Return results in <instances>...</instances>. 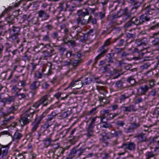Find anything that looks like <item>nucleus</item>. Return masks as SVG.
Instances as JSON below:
<instances>
[{
    "label": "nucleus",
    "instance_id": "obj_61",
    "mask_svg": "<svg viewBox=\"0 0 159 159\" xmlns=\"http://www.w3.org/2000/svg\"><path fill=\"white\" fill-rule=\"evenodd\" d=\"M139 121H138L137 122H134V123H130L131 125L130 126L134 129H137V128L139 127L140 125V124L139 123Z\"/></svg>",
    "mask_w": 159,
    "mask_h": 159
},
{
    "label": "nucleus",
    "instance_id": "obj_58",
    "mask_svg": "<svg viewBox=\"0 0 159 159\" xmlns=\"http://www.w3.org/2000/svg\"><path fill=\"white\" fill-rule=\"evenodd\" d=\"M155 154L153 152H148L146 153V159H150L152 157H154Z\"/></svg>",
    "mask_w": 159,
    "mask_h": 159
},
{
    "label": "nucleus",
    "instance_id": "obj_50",
    "mask_svg": "<svg viewBox=\"0 0 159 159\" xmlns=\"http://www.w3.org/2000/svg\"><path fill=\"white\" fill-rule=\"evenodd\" d=\"M52 139L50 138H47L43 140V143L44 145V147L47 148L50 145L51 142H52Z\"/></svg>",
    "mask_w": 159,
    "mask_h": 159
},
{
    "label": "nucleus",
    "instance_id": "obj_53",
    "mask_svg": "<svg viewBox=\"0 0 159 159\" xmlns=\"http://www.w3.org/2000/svg\"><path fill=\"white\" fill-rule=\"evenodd\" d=\"M148 82V87L150 89H152L156 85V81L154 79L149 80Z\"/></svg>",
    "mask_w": 159,
    "mask_h": 159
},
{
    "label": "nucleus",
    "instance_id": "obj_8",
    "mask_svg": "<svg viewBox=\"0 0 159 159\" xmlns=\"http://www.w3.org/2000/svg\"><path fill=\"white\" fill-rule=\"evenodd\" d=\"M83 85L82 81L81 79L74 81L71 82L69 85V86L65 90L69 88H71L72 87H74L75 88L77 89H80Z\"/></svg>",
    "mask_w": 159,
    "mask_h": 159
},
{
    "label": "nucleus",
    "instance_id": "obj_64",
    "mask_svg": "<svg viewBox=\"0 0 159 159\" xmlns=\"http://www.w3.org/2000/svg\"><path fill=\"white\" fill-rule=\"evenodd\" d=\"M42 7L43 9L47 8V10L48 11H50L51 8V6L46 2L42 3Z\"/></svg>",
    "mask_w": 159,
    "mask_h": 159
},
{
    "label": "nucleus",
    "instance_id": "obj_24",
    "mask_svg": "<svg viewBox=\"0 0 159 159\" xmlns=\"http://www.w3.org/2000/svg\"><path fill=\"white\" fill-rule=\"evenodd\" d=\"M40 85V82L38 81H34L31 83L30 89L31 90H35L38 88Z\"/></svg>",
    "mask_w": 159,
    "mask_h": 159
},
{
    "label": "nucleus",
    "instance_id": "obj_54",
    "mask_svg": "<svg viewBox=\"0 0 159 159\" xmlns=\"http://www.w3.org/2000/svg\"><path fill=\"white\" fill-rule=\"evenodd\" d=\"M25 67V66H20L14 65L13 66V70L19 72H21L23 70V68Z\"/></svg>",
    "mask_w": 159,
    "mask_h": 159
},
{
    "label": "nucleus",
    "instance_id": "obj_4",
    "mask_svg": "<svg viewBox=\"0 0 159 159\" xmlns=\"http://www.w3.org/2000/svg\"><path fill=\"white\" fill-rule=\"evenodd\" d=\"M79 145L73 148L70 151L69 154V156L71 157L78 158L85 151V148H80L79 149H77Z\"/></svg>",
    "mask_w": 159,
    "mask_h": 159
},
{
    "label": "nucleus",
    "instance_id": "obj_43",
    "mask_svg": "<svg viewBox=\"0 0 159 159\" xmlns=\"http://www.w3.org/2000/svg\"><path fill=\"white\" fill-rule=\"evenodd\" d=\"M2 113L4 118V120L3 121L4 124H6L7 122L9 121L14 118V116H10L9 118H6V117H7L8 115L10 114V113L5 114L3 112Z\"/></svg>",
    "mask_w": 159,
    "mask_h": 159
},
{
    "label": "nucleus",
    "instance_id": "obj_17",
    "mask_svg": "<svg viewBox=\"0 0 159 159\" xmlns=\"http://www.w3.org/2000/svg\"><path fill=\"white\" fill-rule=\"evenodd\" d=\"M6 44L8 45V46L7 47V48L5 50V53L6 55L4 56V57H12V54L13 50L12 49V46H10L8 43H6Z\"/></svg>",
    "mask_w": 159,
    "mask_h": 159
},
{
    "label": "nucleus",
    "instance_id": "obj_27",
    "mask_svg": "<svg viewBox=\"0 0 159 159\" xmlns=\"http://www.w3.org/2000/svg\"><path fill=\"white\" fill-rule=\"evenodd\" d=\"M46 155L47 157L49 158L50 159H56V155L55 151L53 149H50Z\"/></svg>",
    "mask_w": 159,
    "mask_h": 159
},
{
    "label": "nucleus",
    "instance_id": "obj_48",
    "mask_svg": "<svg viewBox=\"0 0 159 159\" xmlns=\"http://www.w3.org/2000/svg\"><path fill=\"white\" fill-rule=\"evenodd\" d=\"M122 74L120 70L114 69L112 75L114 76V78H116Z\"/></svg>",
    "mask_w": 159,
    "mask_h": 159
},
{
    "label": "nucleus",
    "instance_id": "obj_56",
    "mask_svg": "<svg viewBox=\"0 0 159 159\" xmlns=\"http://www.w3.org/2000/svg\"><path fill=\"white\" fill-rule=\"evenodd\" d=\"M81 61V60H70V65L75 67L77 66Z\"/></svg>",
    "mask_w": 159,
    "mask_h": 159
},
{
    "label": "nucleus",
    "instance_id": "obj_34",
    "mask_svg": "<svg viewBox=\"0 0 159 159\" xmlns=\"http://www.w3.org/2000/svg\"><path fill=\"white\" fill-rule=\"evenodd\" d=\"M115 87L119 89H121L125 88L126 87L124 85V83L121 80L117 81L115 85Z\"/></svg>",
    "mask_w": 159,
    "mask_h": 159
},
{
    "label": "nucleus",
    "instance_id": "obj_10",
    "mask_svg": "<svg viewBox=\"0 0 159 159\" xmlns=\"http://www.w3.org/2000/svg\"><path fill=\"white\" fill-rule=\"evenodd\" d=\"M150 15H152L149 14L146 11L144 14L140 15L139 16V19L141 22V24H143L144 23L150 20L152 18V17L150 16Z\"/></svg>",
    "mask_w": 159,
    "mask_h": 159
},
{
    "label": "nucleus",
    "instance_id": "obj_15",
    "mask_svg": "<svg viewBox=\"0 0 159 159\" xmlns=\"http://www.w3.org/2000/svg\"><path fill=\"white\" fill-rule=\"evenodd\" d=\"M31 121V120L30 118L26 117H23L20 115V118L19 120V121L20 123L21 126H23L27 125Z\"/></svg>",
    "mask_w": 159,
    "mask_h": 159
},
{
    "label": "nucleus",
    "instance_id": "obj_1",
    "mask_svg": "<svg viewBox=\"0 0 159 159\" xmlns=\"http://www.w3.org/2000/svg\"><path fill=\"white\" fill-rule=\"evenodd\" d=\"M147 4H149L145 7V10L149 14L155 16L159 13V8L157 7L154 0L149 1Z\"/></svg>",
    "mask_w": 159,
    "mask_h": 159
},
{
    "label": "nucleus",
    "instance_id": "obj_21",
    "mask_svg": "<svg viewBox=\"0 0 159 159\" xmlns=\"http://www.w3.org/2000/svg\"><path fill=\"white\" fill-rule=\"evenodd\" d=\"M9 40L15 44H18L20 41V39L19 37V35L14 34L9 37Z\"/></svg>",
    "mask_w": 159,
    "mask_h": 159
},
{
    "label": "nucleus",
    "instance_id": "obj_14",
    "mask_svg": "<svg viewBox=\"0 0 159 159\" xmlns=\"http://www.w3.org/2000/svg\"><path fill=\"white\" fill-rule=\"evenodd\" d=\"M149 89L148 85H144L140 86L139 89L137 90V92L140 95H142L145 94Z\"/></svg>",
    "mask_w": 159,
    "mask_h": 159
},
{
    "label": "nucleus",
    "instance_id": "obj_46",
    "mask_svg": "<svg viewBox=\"0 0 159 159\" xmlns=\"http://www.w3.org/2000/svg\"><path fill=\"white\" fill-rule=\"evenodd\" d=\"M13 9L12 6H10L6 9L0 15V19L2 18L6 13L9 12Z\"/></svg>",
    "mask_w": 159,
    "mask_h": 159
},
{
    "label": "nucleus",
    "instance_id": "obj_30",
    "mask_svg": "<svg viewBox=\"0 0 159 159\" xmlns=\"http://www.w3.org/2000/svg\"><path fill=\"white\" fill-rule=\"evenodd\" d=\"M21 46L17 49L13 50L12 54V57L13 56L15 55L19 54L20 52H22L23 50V47L22 46L23 45L21 44Z\"/></svg>",
    "mask_w": 159,
    "mask_h": 159
},
{
    "label": "nucleus",
    "instance_id": "obj_19",
    "mask_svg": "<svg viewBox=\"0 0 159 159\" xmlns=\"http://www.w3.org/2000/svg\"><path fill=\"white\" fill-rule=\"evenodd\" d=\"M92 77L91 75L84 76L80 78L82 81L83 85L89 84L92 81Z\"/></svg>",
    "mask_w": 159,
    "mask_h": 159
},
{
    "label": "nucleus",
    "instance_id": "obj_13",
    "mask_svg": "<svg viewBox=\"0 0 159 159\" xmlns=\"http://www.w3.org/2000/svg\"><path fill=\"white\" fill-rule=\"evenodd\" d=\"M16 16L12 15L8 16L6 18L5 24L10 26L11 25L15 23Z\"/></svg>",
    "mask_w": 159,
    "mask_h": 159
},
{
    "label": "nucleus",
    "instance_id": "obj_62",
    "mask_svg": "<svg viewBox=\"0 0 159 159\" xmlns=\"http://www.w3.org/2000/svg\"><path fill=\"white\" fill-rule=\"evenodd\" d=\"M151 114L152 117H157L159 115V111L158 110H153Z\"/></svg>",
    "mask_w": 159,
    "mask_h": 159
},
{
    "label": "nucleus",
    "instance_id": "obj_59",
    "mask_svg": "<svg viewBox=\"0 0 159 159\" xmlns=\"http://www.w3.org/2000/svg\"><path fill=\"white\" fill-rule=\"evenodd\" d=\"M51 21V20H50L48 22L46 23V25L44 27L45 28L48 30V31L52 30L53 27V25L52 24H49Z\"/></svg>",
    "mask_w": 159,
    "mask_h": 159
},
{
    "label": "nucleus",
    "instance_id": "obj_37",
    "mask_svg": "<svg viewBox=\"0 0 159 159\" xmlns=\"http://www.w3.org/2000/svg\"><path fill=\"white\" fill-rule=\"evenodd\" d=\"M152 143L155 146V149H159V137H157L154 138L152 140Z\"/></svg>",
    "mask_w": 159,
    "mask_h": 159
},
{
    "label": "nucleus",
    "instance_id": "obj_25",
    "mask_svg": "<svg viewBox=\"0 0 159 159\" xmlns=\"http://www.w3.org/2000/svg\"><path fill=\"white\" fill-rule=\"evenodd\" d=\"M121 15V14L120 13V11H119L117 12V14L110 15L109 17V19L111 20V21L115 23L116 21L115 19L120 17Z\"/></svg>",
    "mask_w": 159,
    "mask_h": 159
},
{
    "label": "nucleus",
    "instance_id": "obj_11",
    "mask_svg": "<svg viewBox=\"0 0 159 159\" xmlns=\"http://www.w3.org/2000/svg\"><path fill=\"white\" fill-rule=\"evenodd\" d=\"M108 51L109 48H106L102 45L100 47L97 51L98 52L99 54L97 56V58H99L104 57Z\"/></svg>",
    "mask_w": 159,
    "mask_h": 159
},
{
    "label": "nucleus",
    "instance_id": "obj_29",
    "mask_svg": "<svg viewBox=\"0 0 159 159\" xmlns=\"http://www.w3.org/2000/svg\"><path fill=\"white\" fill-rule=\"evenodd\" d=\"M63 94H61L60 92H58L54 95V96L58 100H65L68 96V95H66L65 97L63 95Z\"/></svg>",
    "mask_w": 159,
    "mask_h": 159
},
{
    "label": "nucleus",
    "instance_id": "obj_31",
    "mask_svg": "<svg viewBox=\"0 0 159 159\" xmlns=\"http://www.w3.org/2000/svg\"><path fill=\"white\" fill-rule=\"evenodd\" d=\"M130 20L134 26H138L140 25H142L140 20L138 18L136 17H132L130 19Z\"/></svg>",
    "mask_w": 159,
    "mask_h": 159
},
{
    "label": "nucleus",
    "instance_id": "obj_39",
    "mask_svg": "<svg viewBox=\"0 0 159 159\" xmlns=\"http://www.w3.org/2000/svg\"><path fill=\"white\" fill-rule=\"evenodd\" d=\"M8 151V148L7 146L2 147L0 149V155L2 153L3 157L6 156L7 154Z\"/></svg>",
    "mask_w": 159,
    "mask_h": 159
},
{
    "label": "nucleus",
    "instance_id": "obj_12",
    "mask_svg": "<svg viewBox=\"0 0 159 159\" xmlns=\"http://www.w3.org/2000/svg\"><path fill=\"white\" fill-rule=\"evenodd\" d=\"M50 11L46 10H40L38 12V16L39 18H43L45 20L48 19L50 17Z\"/></svg>",
    "mask_w": 159,
    "mask_h": 159
},
{
    "label": "nucleus",
    "instance_id": "obj_6",
    "mask_svg": "<svg viewBox=\"0 0 159 159\" xmlns=\"http://www.w3.org/2000/svg\"><path fill=\"white\" fill-rule=\"evenodd\" d=\"M48 101V96H44L38 101L35 103L33 105V107L35 108H38L39 107H41L42 108L43 107L46 106L47 105Z\"/></svg>",
    "mask_w": 159,
    "mask_h": 159
},
{
    "label": "nucleus",
    "instance_id": "obj_55",
    "mask_svg": "<svg viewBox=\"0 0 159 159\" xmlns=\"http://www.w3.org/2000/svg\"><path fill=\"white\" fill-rule=\"evenodd\" d=\"M97 89L99 93L102 94H104L107 93V91L105 87L103 86H98L97 87Z\"/></svg>",
    "mask_w": 159,
    "mask_h": 159
},
{
    "label": "nucleus",
    "instance_id": "obj_22",
    "mask_svg": "<svg viewBox=\"0 0 159 159\" xmlns=\"http://www.w3.org/2000/svg\"><path fill=\"white\" fill-rule=\"evenodd\" d=\"M146 149L147 148L143 143H138V150L139 155L142 154L143 151Z\"/></svg>",
    "mask_w": 159,
    "mask_h": 159
},
{
    "label": "nucleus",
    "instance_id": "obj_33",
    "mask_svg": "<svg viewBox=\"0 0 159 159\" xmlns=\"http://www.w3.org/2000/svg\"><path fill=\"white\" fill-rule=\"evenodd\" d=\"M159 89L154 88L148 92V96L150 97H154L158 95Z\"/></svg>",
    "mask_w": 159,
    "mask_h": 159
},
{
    "label": "nucleus",
    "instance_id": "obj_35",
    "mask_svg": "<svg viewBox=\"0 0 159 159\" xmlns=\"http://www.w3.org/2000/svg\"><path fill=\"white\" fill-rule=\"evenodd\" d=\"M126 81L129 83L132 86H133L135 83V80L134 76H131L128 77L126 80Z\"/></svg>",
    "mask_w": 159,
    "mask_h": 159
},
{
    "label": "nucleus",
    "instance_id": "obj_32",
    "mask_svg": "<svg viewBox=\"0 0 159 159\" xmlns=\"http://www.w3.org/2000/svg\"><path fill=\"white\" fill-rule=\"evenodd\" d=\"M109 112V110H102L101 111V118H103V120L104 118H106V120H108Z\"/></svg>",
    "mask_w": 159,
    "mask_h": 159
},
{
    "label": "nucleus",
    "instance_id": "obj_45",
    "mask_svg": "<svg viewBox=\"0 0 159 159\" xmlns=\"http://www.w3.org/2000/svg\"><path fill=\"white\" fill-rule=\"evenodd\" d=\"M101 122L104 123V124L102 126H100V128L103 127L106 128H111L112 127V125L111 124L109 123H107L106 121L103 120V118H101Z\"/></svg>",
    "mask_w": 159,
    "mask_h": 159
},
{
    "label": "nucleus",
    "instance_id": "obj_7",
    "mask_svg": "<svg viewBox=\"0 0 159 159\" xmlns=\"http://www.w3.org/2000/svg\"><path fill=\"white\" fill-rule=\"evenodd\" d=\"M96 119L95 118H94L92 119L91 123L86 129L87 133L86 134V135L89 138L93 135V128L95 125Z\"/></svg>",
    "mask_w": 159,
    "mask_h": 159
},
{
    "label": "nucleus",
    "instance_id": "obj_40",
    "mask_svg": "<svg viewBox=\"0 0 159 159\" xmlns=\"http://www.w3.org/2000/svg\"><path fill=\"white\" fill-rule=\"evenodd\" d=\"M77 14L79 17L81 16L82 17L89 15V13L87 11L86 9L84 10V11L82 10H78L77 11Z\"/></svg>",
    "mask_w": 159,
    "mask_h": 159
},
{
    "label": "nucleus",
    "instance_id": "obj_44",
    "mask_svg": "<svg viewBox=\"0 0 159 159\" xmlns=\"http://www.w3.org/2000/svg\"><path fill=\"white\" fill-rule=\"evenodd\" d=\"M22 136L21 133L18 132H16L13 137L12 141H14L20 139Z\"/></svg>",
    "mask_w": 159,
    "mask_h": 159
},
{
    "label": "nucleus",
    "instance_id": "obj_52",
    "mask_svg": "<svg viewBox=\"0 0 159 159\" xmlns=\"http://www.w3.org/2000/svg\"><path fill=\"white\" fill-rule=\"evenodd\" d=\"M111 38H109L107 39L104 43L102 46L106 48H109V49L110 48L109 47L111 45Z\"/></svg>",
    "mask_w": 159,
    "mask_h": 159
},
{
    "label": "nucleus",
    "instance_id": "obj_49",
    "mask_svg": "<svg viewBox=\"0 0 159 159\" xmlns=\"http://www.w3.org/2000/svg\"><path fill=\"white\" fill-rule=\"evenodd\" d=\"M49 33V31H48L46 34L42 36V40L43 41L49 42L50 41V39Z\"/></svg>",
    "mask_w": 159,
    "mask_h": 159
},
{
    "label": "nucleus",
    "instance_id": "obj_9",
    "mask_svg": "<svg viewBox=\"0 0 159 159\" xmlns=\"http://www.w3.org/2000/svg\"><path fill=\"white\" fill-rule=\"evenodd\" d=\"M66 5L67 10L71 12L75 10L77 7H80V5L74 2L73 1L67 2Z\"/></svg>",
    "mask_w": 159,
    "mask_h": 159
},
{
    "label": "nucleus",
    "instance_id": "obj_16",
    "mask_svg": "<svg viewBox=\"0 0 159 159\" xmlns=\"http://www.w3.org/2000/svg\"><path fill=\"white\" fill-rule=\"evenodd\" d=\"M135 43L137 46H145L148 43V39L146 38H144L141 39H139L136 40Z\"/></svg>",
    "mask_w": 159,
    "mask_h": 159
},
{
    "label": "nucleus",
    "instance_id": "obj_47",
    "mask_svg": "<svg viewBox=\"0 0 159 159\" xmlns=\"http://www.w3.org/2000/svg\"><path fill=\"white\" fill-rule=\"evenodd\" d=\"M32 54L29 52H26L23 56V59L25 61H29L31 58Z\"/></svg>",
    "mask_w": 159,
    "mask_h": 159
},
{
    "label": "nucleus",
    "instance_id": "obj_28",
    "mask_svg": "<svg viewBox=\"0 0 159 159\" xmlns=\"http://www.w3.org/2000/svg\"><path fill=\"white\" fill-rule=\"evenodd\" d=\"M117 47L118 46L116 45L114 47L113 51L114 52L112 53H114V54H116L119 55V54H120L121 52L124 51L125 48H121L118 47Z\"/></svg>",
    "mask_w": 159,
    "mask_h": 159
},
{
    "label": "nucleus",
    "instance_id": "obj_2",
    "mask_svg": "<svg viewBox=\"0 0 159 159\" xmlns=\"http://www.w3.org/2000/svg\"><path fill=\"white\" fill-rule=\"evenodd\" d=\"M61 30L63 31V33L64 36H68L69 35L72 37H75L78 34V30L79 29H80V27H73V31H70L68 28L66 27L65 24H63L60 26Z\"/></svg>",
    "mask_w": 159,
    "mask_h": 159
},
{
    "label": "nucleus",
    "instance_id": "obj_42",
    "mask_svg": "<svg viewBox=\"0 0 159 159\" xmlns=\"http://www.w3.org/2000/svg\"><path fill=\"white\" fill-rule=\"evenodd\" d=\"M34 112H30V110H26L23 114L21 115L23 117H28L30 118V116L31 117H32L33 116Z\"/></svg>",
    "mask_w": 159,
    "mask_h": 159
},
{
    "label": "nucleus",
    "instance_id": "obj_23",
    "mask_svg": "<svg viewBox=\"0 0 159 159\" xmlns=\"http://www.w3.org/2000/svg\"><path fill=\"white\" fill-rule=\"evenodd\" d=\"M139 141V143H142L146 142L147 140L145 134L143 133H140L138 135L135 136Z\"/></svg>",
    "mask_w": 159,
    "mask_h": 159
},
{
    "label": "nucleus",
    "instance_id": "obj_18",
    "mask_svg": "<svg viewBox=\"0 0 159 159\" xmlns=\"http://www.w3.org/2000/svg\"><path fill=\"white\" fill-rule=\"evenodd\" d=\"M65 149L61 147H59L56 148L55 151V155L57 157L56 159H61L59 158L62 157L63 154Z\"/></svg>",
    "mask_w": 159,
    "mask_h": 159
},
{
    "label": "nucleus",
    "instance_id": "obj_26",
    "mask_svg": "<svg viewBox=\"0 0 159 159\" xmlns=\"http://www.w3.org/2000/svg\"><path fill=\"white\" fill-rule=\"evenodd\" d=\"M27 17V15H24L22 16L18 15L16 16V20L18 23H22L24 22Z\"/></svg>",
    "mask_w": 159,
    "mask_h": 159
},
{
    "label": "nucleus",
    "instance_id": "obj_38",
    "mask_svg": "<svg viewBox=\"0 0 159 159\" xmlns=\"http://www.w3.org/2000/svg\"><path fill=\"white\" fill-rule=\"evenodd\" d=\"M39 124L40 123H39V121L37 122L34 120L31 125V132H34L35 131L38 127Z\"/></svg>",
    "mask_w": 159,
    "mask_h": 159
},
{
    "label": "nucleus",
    "instance_id": "obj_57",
    "mask_svg": "<svg viewBox=\"0 0 159 159\" xmlns=\"http://www.w3.org/2000/svg\"><path fill=\"white\" fill-rule=\"evenodd\" d=\"M51 116H48V118L46 119V122L50 126H51L53 124L55 120L53 119H52V118L51 117Z\"/></svg>",
    "mask_w": 159,
    "mask_h": 159
},
{
    "label": "nucleus",
    "instance_id": "obj_41",
    "mask_svg": "<svg viewBox=\"0 0 159 159\" xmlns=\"http://www.w3.org/2000/svg\"><path fill=\"white\" fill-rule=\"evenodd\" d=\"M66 55L68 58L74 59L75 58L76 52H75L72 51H67L66 52Z\"/></svg>",
    "mask_w": 159,
    "mask_h": 159
},
{
    "label": "nucleus",
    "instance_id": "obj_5",
    "mask_svg": "<svg viewBox=\"0 0 159 159\" xmlns=\"http://www.w3.org/2000/svg\"><path fill=\"white\" fill-rule=\"evenodd\" d=\"M15 98V96H9L7 93H2L0 94V99L1 100L0 102L3 103L4 105L5 103L10 104L14 102Z\"/></svg>",
    "mask_w": 159,
    "mask_h": 159
},
{
    "label": "nucleus",
    "instance_id": "obj_20",
    "mask_svg": "<svg viewBox=\"0 0 159 159\" xmlns=\"http://www.w3.org/2000/svg\"><path fill=\"white\" fill-rule=\"evenodd\" d=\"M157 34L158 33H155L151 37V38L152 39L151 43L153 46H158L159 47V37H155Z\"/></svg>",
    "mask_w": 159,
    "mask_h": 159
},
{
    "label": "nucleus",
    "instance_id": "obj_63",
    "mask_svg": "<svg viewBox=\"0 0 159 159\" xmlns=\"http://www.w3.org/2000/svg\"><path fill=\"white\" fill-rule=\"evenodd\" d=\"M12 30L14 34H17L19 35V33L20 30V28L18 27H15L13 26Z\"/></svg>",
    "mask_w": 159,
    "mask_h": 159
},
{
    "label": "nucleus",
    "instance_id": "obj_3",
    "mask_svg": "<svg viewBox=\"0 0 159 159\" xmlns=\"http://www.w3.org/2000/svg\"><path fill=\"white\" fill-rule=\"evenodd\" d=\"M136 144L132 142H129L127 143H125L123 144L120 148V151L121 149H123L122 152L118 153L117 154L119 156L124 155L125 154L126 151V149H128L130 151H134L135 149Z\"/></svg>",
    "mask_w": 159,
    "mask_h": 159
},
{
    "label": "nucleus",
    "instance_id": "obj_51",
    "mask_svg": "<svg viewBox=\"0 0 159 159\" xmlns=\"http://www.w3.org/2000/svg\"><path fill=\"white\" fill-rule=\"evenodd\" d=\"M111 133L114 136L117 137L122 134V132L121 130L115 131L112 130L111 131Z\"/></svg>",
    "mask_w": 159,
    "mask_h": 159
},
{
    "label": "nucleus",
    "instance_id": "obj_60",
    "mask_svg": "<svg viewBox=\"0 0 159 159\" xmlns=\"http://www.w3.org/2000/svg\"><path fill=\"white\" fill-rule=\"evenodd\" d=\"M129 120L130 123H134V122L139 121V118L134 115L130 116Z\"/></svg>",
    "mask_w": 159,
    "mask_h": 159
},
{
    "label": "nucleus",
    "instance_id": "obj_36",
    "mask_svg": "<svg viewBox=\"0 0 159 159\" xmlns=\"http://www.w3.org/2000/svg\"><path fill=\"white\" fill-rule=\"evenodd\" d=\"M77 21L78 25H84L88 23V21H87L86 20L84 19L83 17H79L77 19Z\"/></svg>",
    "mask_w": 159,
    "mask_h": 159
}]
</instances>
